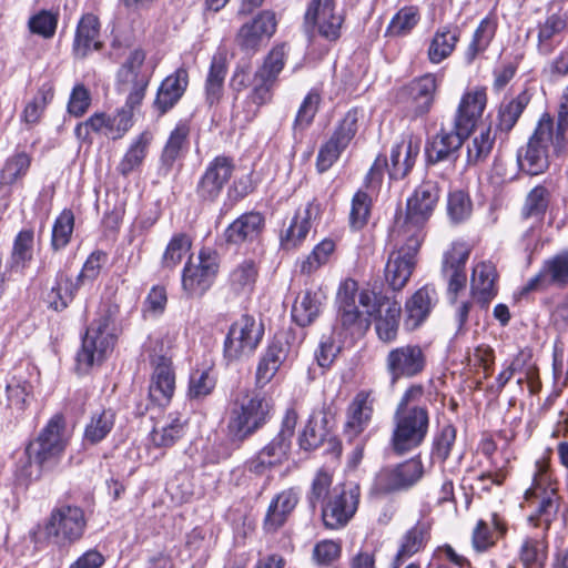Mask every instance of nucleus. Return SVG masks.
Instances as JSON below:
<instances>
[{
    "mask_svg": "<svg viewBox=\"0 0 568 568\" xmlns=\"http://www.w3.org/2000/svg\"><path fill=\"white\" fill-rule=\"evenodd\" d=\"M424 395V386L413 384L404 392L396 406L392 446L398 454L418 447L428 433V410L419 405Z\"/></svg>",
    "mask_w": 568,
    "mask_h": 568,
    "instance_id": "1",
    "label": "nucleus"
},
{
    "mask_svg": "<svg viewBox=\"0 0 568 568\" xmlns=\"http://www.w3.org/2000/svg\"><path fill=\"white\" fill-rule=\"evenodd\" d=\"M65 446L63 417L54 415L26 447L23 457L17 464L18 475L29 480L39 478L43 468L57 463Z\"/></svg>",
    "mask_w": 568,
    "mask_h": 568,
    "instance_id": "2",
    "label": "nucleus"
},
{
    "mask_svg": "<svg viewBox=\"0 0 568 568\" xmlns=\"http://www.w3.org/2000/svg\"><path fill=\"white\" fill-rule=\"evenodd\" d=\"M271 417L268 400L254 392L233 395L227 409L226 435L233 442H244L261 429Z\"/></svg>",
    "mask_w": 568,
    "mask_h": 568,
    "instance_id": "3",
    "label": "nucleus"
},
{
    "mask_svg": "<svg viewBox=\"0 0 568 568\" xmlns=\"http://www.w3.org/2000/svg\"><path fill=\"white\" fill-rule=\"evenodd\" d=\"M439 200V187L436 182H423L407 199L406 215L403 222L397 220L392 236L425 237V225L432 216Z\"/></svg>",
    "mask_w": 568,
    "mask_h": 568,
    "instance_id": "4",
    "label": "nucleus"
},
{
    "mask_svg": "<svg viewBox=\"0 0 568 568\" xmlns=\"http://www.w3.org/2000/svg\"><path fill=\"white\" fill-rule=\"evenodd\" d=\"M286 55L285 44L275 45L255 71L252 89L246 98V104L250 106V110L245 111L244 119L246 121H252L257 115L260 108L272 100L273 89L285 65Z\"/></svg>",
    "mask_w": 568,
    "mask_h": 568,
    "instance_id": "5",
    "label": "nucleus"
},
{
    "mask_svg": "<svg viewBox=\"0 0 568 568\" xmlns=\"http://www.w3.org/2000/svg\"><path fill=\"white\" fill-rule=\"evenodd\" d=\"M145 58L142 49L130 50L115 73V90L126 95L129 105H141L152 79L153 68L145 63Z\"/></svg>",
    "mask_w": 568,
    "mask_h": 568,
    "instance_id": "6",
    "label": "nucleus"
},
{
    "mask_svg": "<svg viewBox=\"0 0 568 568\" xmlns=\"http://www.w3.org/2000/svg\"><path fill=\"white\" fill-rule=\"evenodd\" d=\"M555 142L554 119L549 113H544L526 148L518 151L517 160L521 171L529 175L545 172L549 166L548 146L551 145L556 154L566 150V148L558 149Z\"/></svg>",
    "mask_w": 568,
    "mask_h": 568,
    "instance_id": "7",
    "label": "nucleus"
},
{
    "mask_svg": "<svg viewBox=\"0 0 568 568\" xmlns=\"http://www.w3.org/2000/svg\"><path fill=\"white\" fill-rule=\"evenodd\" d=\"M114 313L115 311L109 308L88 327L82 338V347L77 355L79 367L88 369L101 363L112 351L115 336L110 332V324L113 322Z\"/></svg>",
    "mask_w": 568,
    "mask_h": 568,
    "instance_id": "8",
    "label": "nucleus"
},
{
    "mask_svg": "<svg viewBox=\"0 0 568 568\" xmlns=\"http://www.w3.org/2000/svg\"><path fill=\"white\" fill-rule=\"evenodd\" d=\"M359 497L358 486H335L322 504L321 516L325 528L338 530L346 527L358 509Z\"/></svg>",
    "mask_w": 568,
    "mask_h": 568,
    "instance_id": "9",
    "label": "nucleus"
},
{
    "mask_svg": "<svg viewBox=\"0 0 568 568\" xmlns=\"http://www.w3.org/2000/svg\"><path fill=\"white\" fill-rule=\"evenodd\" d=\"M85 527L84 511L80 507L64 505L52 510L45 534L52 544L63 548L80 540Z\"/></svg>",
    "mask_w": 568,
    "mask_h": 568,
    "instance_id": "10",
    "label": "nucleus"
},
{
    "mask_svg": "<svg viewBox=\"0 0 568 568\" xmlns=\"http://www.w3.org/2000/svg\"><path fill=\"white\" fill-rule=\"evenodd\" d=\"M358 301L366 308L367 315L374 316L378 337L384 342L394 341L398 331L400 304L371 291H362Z\"/></svg>",
    "mask_w": 568,
    "mask_h": 568,
    "instance_id": "11",
    "label": "nucleus"
},
{
    "mask_svg": "<svg viewBox=\"0 0 568 568\" xmlns=\"http://www.w3.org/2000/svg\"><path fill=\"white\" fill-rule=\"evenodd\" d=\"M402 246L393 251L385 265L384 276L393 291H400L408 283L416 265V256L423 242L417 237L392 236Z\"/></svg>",
    "mask_w": 568,
    "mask_h": 568,
    "instance_id": "12",
    "label": "nucleus"
},
{
    "mask_svg": "<svg viewBox=\"0 0 568 568\" xmlns=\"http://www.w3.org/2000/svg\"><path fill=\"white\" fill-rule=\"evenodd\" d=\"M264 328L253 316L242 315L235 321L224 341V357L230 361H237L251 355L262 341Z\"/></svg>",
    "mask_w": 568,
    "mask_h": 568,
    "instance_id": "13",
    "label": "nucleus"
},
{
    "mask_svg": "<svg viewBox=\"0 0 568 568\" xmlns=\"http://www.w3.org/2000/svg\"><path fill=\"white\" fill-rule=\"evenodd\" d=\"M220 268L219 255L211 248H203L197 263L187 262L183 268L182 287L191 297H200L213 285Z\"/></svg>",
    "mask_w": 568,
    "mask_h": 568,
    "instance_id": "14",
    "label": "nucleus"
},
{
    "mask_svg": "<svg viewBox=\"0 0 568 568\" xmlns=\"http://www.w3.org/2000/svg\"><path fill=\"white\" fill-rule=\"evenodd\" d=\"M357 284L353 280L345 281L337 293L338 301V320L335 331H339V335L345 337H359L371 326L368 315L362 314L355 303V293Z\"/></svg>",
    "mask_w": 568,
    "mask_h": 568,
    "instance_id": "15",
    "label": "nucleus"
},
{
    "mask_svg": "<svg viewBox=\"0 0 568 568\" xmlns=\"http://www.w3.org/2000/svg\"><path fill=\"white\" fill-rule=\"evenodd\" d=\"M443 77L437 73H425L412 79L402 89L407 99V115L412 120L426 116L433 109Z\"/></svg>",
    "mask_w": 568,
    "mask_h": 568,
    "instance_id": "16",
    "label": "nucleus"
},
{
    "mask_svg": "<svg viewBox=\"0 0 568 568\" xmlns=\"http://www.w3.org/2000/svg\"><path fill=\"white\" fill-rule=\"evenodd\" d=\"M423 475L422 460L410 458L395 466L382 468L375 476L374 489L382 494L406 490L419 481Z\"/></svg>",
    "mask_w": 568,
    "mask_h": 568,
    "instance_id": "17",
    "label": "nucleus"
},
{
    "mask_svg": "<svg viewBox=\"0 0 568 568\" xmlns=\"http://www.w3.org/2000/svg\"><path fill=\"white\" fill-rule=\"evenodd\" d=\"M550 287H568V250H562L546 258L539 272L528 280L521 288V295L530 292H544Z\"/></svg>",
    "mask_w": 568,
    "mask_h": 568,
    "instance_id": "18",
    "label": "nucleus"
},
{
    "mask_svg": "<svg viewBox=\"0 0 568 568\" xmlns=\"http://www.w3.org/2000/svg\"><path fill=\"white\" fill-rule=\"evenodd\" d=\"M305 22L312 24L318 36L334 42L341 37L344 17L336 10L334 0H311Z\"/></svg>",
    "mask_w": 568,
    "mask_h": 568,
    "instance_id": "19",
    "label": "nucleus"
},
{
    "mask_svg": "<svg viewBox=\"0 0 568 568\" xmlns=\"http://www.w3.org/2000/svg\"><path fill=\"white\" fill-rule=\"evenodd\" d=\"M386 369L392 383L420 374L426 366V357L418 345H404L393 348L386 356Z\"/></svg>",
    "mask_w": 568,
    "mask_h": 568,
    "instance_id": "20",
    "label": "nucleus"
},
{
    "mask_svg": "<svg viewBox=\"0 0 568 568\" xmlns=\"http://www.w3.org/2000/svg\"><path fill=\"white\" fill-rule=\"evenodd\" d=\"M276 24L274 12L261 11L239 29L235 36L236 44L245 52L255 53L275 33Z\"/></svg>",
    "mask_w": 568,
    "mask_h": 568,
    "instance_id": "21",
    "label": "nucleus"
},
{
    "mask_svg": "<svg viewBox=\"0 0 568 568\" xmlns=\"http://www.w3.org/2000/svg\"><path fill=\"white\" fill-rule=\"evenodd\" d=\"M292 442L274 436L253 457L245 462V469L251 474L263 476L288 462Z\"/></svg>",
    "mask_w": 568,
    "mask_h": 568,
    "instance_id": "22",
    "label": "nucleus"
},
{
    "mask_svg": "<svg viewBox=\"0 0 568 568\" xmlns=\"http://www.w3.org/2000/svg\"><path fill=\"white\" fill-rule=\"evenodd\" d=\"M233 170L231 158L219 155L213 159L197 183V195L204 201H214L231 179Z\"/></svg>",
    "mask_w": 568,
    "mask_h": 568,
    "instance_id": "23",
    "label": "nucleus"
},
{
    "mask_svg": "<svg viewBox=\"0 0 568 568\" xmlns=\"http://www.w3.org/2000/svg\"><path fill=\"white\" fill-rule=\"evenodd\" d=\"M151 364L153 374L149 386V396L156 405L164 406L171 400L175 389L172 361L166 355H153Z\"/></svg>",
    "mask_w": 568,
    "mask_h": 568,
    "instance_id": "24",
    "label": "nucleus"
},
{
    "mask_svg": "<svg viewBox=\"0 0 568 568\" xmlns=\"http://www.w3.org/2000/svg\"><path fill=\"white\" fill-rule=\"evenodd\" d=\"M468 136L469 134L462 132L455 125L452 130L440 129L426 148L427 162L430 164L443 161L455 162L464 140Z\"/></svg>",
    "mask_w": 568,
    "mask_h": 568,
    "instance_id": "25",
    "label": "nucleus"
},
{
    "mask_svg": "<svg viewBox=\"0 0 568 568\" xmlns=\"http://www.w3.org/2000/svg\"><path fill=\"white\" fill-rule=\"evenodd\" d=\"M375 403L376 396L373 390L362 389L356 393L346 410L345 433L349 438L358 436L367 428Z\"/></svg>",
    "mask_w": 568,
    "mask_h": 568,
    "instance_id": "26",
    "label": "nucleus"
},
{
    "mask_svg": "<svg viewBox=\"0 0 568 568\" xmlns=\"http://www.w3.org/2000/svg\"><path fill=\"white\" fill-rule=\"evenodd\" d=\"M469 257V251L463 245H455L445 253L442 266V273L447 281L448 294L452 295L453 303L456 302V295L464 290L467 282L465 271L466 262Z\"/></svg>",
    "mask_w": 568,
    "mask_h": 568,
    "instance_id": "27",
    "label": "nucleus"
},
{
    "mask_svg": "<svg viewBox=\"0 0 568 568\" xmlns=\"http://www.w3.org/2000/svg\"><path fill=\"white\" fill-rule=\"evenodd\" d=\"M320 214V204L315 201L308 202L304 207H298L288 225L281 235L283 250L297 248L311 231L312 222Z\"/></svg>",
    "mask_w": 568,
    "mask_h": 568,
    "instance_id": "28",
    "label": "nucleus"
},
{
    "mask_svg": "<svg viewBox=\"0 0 568 568\" xmlns=\"http://www.w3.org/2000/svg\"><path fill=\"white\" fill-rule=\"evenodd\" d=\"M438 302V295L433 285L417 290L405 304L404 326L408 331L419 327Z\"/></svg>",
    "mask_w": 568,
    "mask_h": 568,
    "instance_id": "29",
    "label": "nucleus"
},
{
    "mask_svg": "<svg viewBox=\"0 0 568 568\" xmlns=\"http://www.w3.org/2000/svg\"><path fill=\"white\" fill-rule=\"evenodd\" d=\"M568 31L567 14L552 13L537 26L536 49L540 55L548 57L562 43Z\"/></svg>",
    "mask_w": 568,
    "mask_h": 568,
    "instance_id": "30",
    "label": "nucleus"
},
{
    "mask_svg": "<svg viewBox=\"0 0 568 568\" xmlns=\"http://www.w3.org/2000/svg\"><path fill=\"white\" fill-rule=\"evenodd\" d=\"M187 85L189 73L184 68H179L168 75L161 82L153 102V106L159 114L162 115L171 110L183 97Z\"/></svg>",
    "mask_w": 568,
    "mask_h": 568,
    "instance_id": "31",
    "label": "nucleus"
},
{
    "mask_svg": "<svg viewBox=\"0 0 568 568\" xmlns=\"http://www.w3.org/2000/svg\"><path fill=\"white\" fill-rule=\"evenodd\" d=\"M290 345L286 341L274 338L262 354L256 367V384L267 385L276 375L288 356Z\"/></svg>",
    "mask_w": 568,
    "mask_h": 568,
    "instance_id": "32",
    "label": "nucleus"
},
{
    "mask_svg": "<svg viewBox=\"0 0 568 568\" xmlns=\"http://www.w3.org/2000/svg\"><path fill=\"white\" fill-rule=\"evenodd\" d=\"M420 151V141L412 135L404 136L390 150V179H404L415 165Z\"/></svg>",
    "mask_w": 568,
    "mask_h": 568,
    "instance_id": "33",
    "label": "nucleus"
},
{
    "mask_svg": "<svg viewBox=\"0 0 568 568\" xmlns=\"http://www.w3.org/2000/svg\"><path fill=\"white\" fill-rule=\"evenodd\" d=\"M432 525L426 520H418L400 538L398 550L392 562V568H399L404 561L422 551L430 539Z\"/></svg>",
    "mask_w": 568,
    "mask_h": 568,
    "instance_id": "34",
    "label": "nucleus"
},
{
    "mask_svg": "<svg viewBox=\"0 0 568 568\" xmlns=\"http://www.w3.org/2000/svg\"><path fill=\"white\" fill-rule=\"evenodd\" d=\"M497 272L491 262H480L473 268L470 291L473 298L483 307L488 306L497 294Z\"/></svg>",
    "mask_w": 568,
    "mask_h": 568,
    "instance_id": "35",
    "label": "nucleus"
},
{
    "mask_svg": "<svg viewBox=\"0 0 568 568\" xmlns=\"http://www.w3.org/2000/svg\"><path fill=\"white\" fill-rule=\"evenodd\" d=\"M298 504V494L293 488L277 494L271 501L263 521L266 532H275L282 528Z\"/></svg>",
    "mask_w": 568,
    "mask_h": 568,
    "instance_id": "36",
    "label": "nucleus"
},
{
    "mask_svg": "<svg viewBox=\"0 0 568 568\" xmlns=\"http://www.w3.org/2000/svg\"><path fill=\"white\" fill-rule=\"evenodd\" d=\"M486 106V93L484 90L466 92L458 105L454 125L462 132L470 134L476 126Z\"/></svg>",
    "mask_w": 568,
    "mask_h": 568,
    "instance_id": "37",
    "label": "nucleus"
},
{
    "mask_svg": "<svg viewBox=\"0 0 568 568\" xmlns=\"http://www.w3.org/2000/svg\"><path fill=\"white\" fill-rule=\"evenodd\" d=\"M264 224V216L260 212L244 213L225 230V240L231 244L253 242L261 235Z\"/></svg>",
    "mask_w": 568,
    "mask_h": 568,
    "instance_id": "38",
    "label": "nucleus"
},
{
    "mask_svg": "<svg viewBox=\"0 0 568 568\" xmlns=\"http://www.w3.org/2000/svg\"><path fill=\"white\" fill-rule=\"evenodd\" d=\"M535 498L538 499L536 516L545 527L548 528L558 511L556 490L554 488L548 489L542 487L541 483L537 479V474L534 477L531 487L525 493V499L527 501H532Z\"/></svg>",
    "mask_w": 568,
    "mask_h": 568,
    "instance_id": "39",
    "label": "nucleus"
},
{
    "mask_svg": "<svg viewBox=\"0 0 568 568\" xmlns=\"http://www.w3.org/2000/svg\"><path fill=\"white\" fill-rule=\"evenodd\" d=\"M497 18L494 13L485 17L476 28L473 38L464 52L467 64H471L477 57L483 54L490 45L497 31Z\"/></svg>",
    "mask_w": 568,
    "mask_h": 568,
    "instance_id": "40",
    "label": "nucleus"
},
{
    "mask_svg": "<svg viewBox=\"0 0 568 568\" xmlns=\"http://www.w3.org/2000/svg\"><path fill=\"white\" fill-rule=\"evenodd\" d=\"M325 297L321 292L305 291L292 307V320L301 327L311 325L321 314Z\"/></svg>",
    "mask_w": 568,
    "mask_h": 568,
    "instance_id": "41",
    "label": "nucleus"
},
{
    "mask_svg": "<svg viewBox=\"0 0 568 568\" xmlns=\"http://www.w3.org/2000/svg\"><path fill=\"white\" fill-rule=\"evenodd\" d=\"M100 23L94 14H85L78 23L73 50L77 55L84 58L92 49L99 50L101 42L98 40Z\"/></svg>",
    "mask_w": 568,
    "mask_h": 568,
    "instance_id": "42",
    "label": "nucleus"
},
{
    "mask_svg": "<svg viewBox=\"0 0 568 568\" xmlns=\"http://www.w3.org/2000/svg\"><path fill=\"white\" fill-rule=\"evenodd\" d=\"M460 38L457 27H442L434 33L427 50L430 63L438 64L447 59L455 50Z\"/></svg>",
    "mask_w": 568,
    "mask_h": 568,
    "instance_id": "43",
    "label": "nucleus"
},
{
    "mask_svg": "<svg viewBox=\"0 0 568 568\" xmlns=\"http://www.w3.org/2000/svg\"><path fill=\"white\" fill-rule=\"evenodd\" d=\"M227 73L226 60L222 55H214L205 79V101L210 106L220 103L224 92V80Z\"/></svg>",
    "mask_w": 568,
    "mask_h": 568,
    "instance_id": "44",
    "label": "nucleus"
},
{
    "mask_svg": "<svg viewBox=\"0 0 568 568\" xmlns=\"http://www.w3.org/2000/svg\"><path fill=\"white\" fill-rule=\"evenodd\" d=\"M190 128L185 122L176 124L171 132L161 155V172L166 175L171 172L173 164L180 159L183 149L187 144Z\"/></svg>",
    "mask_w": 568,
    "mask_h": 568,
    "instance_id": "45",
    "label": "nucleus"
},
{
    "mask_svg": "<svg viewBox=\"0 0 568 568\" xmlns=\"http://www.w3.org/2000/svg\"><path fill=\"white\" fill-rule=\"evenodd\" d=\"M186 432V424L179 416L169 415L158 424L150 434V440L156 448H170L178 443Z\"/></svg>",
    "mask_w": 568,
    "mask_h": 568,
    "instance_id": "46",
    "label": "nucleus"
},
{
    "mask_svg": "<svg viewBox=\"0 0 568 568\" xmlns=\"http://www.w3.org/2000/svg\"><path fill=\"white\" fill-rule=\"evenodd\" d=\"M8 407L21 414L28 406L29 399L32 396V386L26 378L23 373L13 374L6 385Z\"/></svg>",
    "mask_w": 568,
    "mask_h": 568,
    "instance_id": "47",
    "label": "nucleus"
},
{
    "mask_svg": "<svg viewBox=\"0 0 568 568\" xmlns=\"http://www.w3.org/2000/svg\"><path fill=\"white\" fill-rule=\"evenodd\" d=\"M78 283H73L64 273L60 272L55 276L54 285L48 292L45 302L54 311L64 310L74 298L78 291Z\"/></svg>",
    "mask_w": 568,
    "mask_h": 568,
    "instance_id": "48",
    "label": "nucleus"
},
{
    "mask_svg": "<svg viewBox=\"0 0 568 568\" xmlns=\"http://www.w3.org/2000/svg\"><path fill=\"white\" fill-rule=\"evenodd\" d=\"M529 101V93L523 91L515 99L503 102L498 110V129L503 132H509L517 123Z\"/></svg>",
    "mask_w": 568,
    "mask_h": 568,
    "instance_id": "49",
    "label": "nucleus"
},
{
    "mask_svg": "<svg viewBox=\"0 0 568 568\" xmlns=\"http://www.w3.org/2000/svg\"><path fill=\"white\" fill-rule=\"evenodd\" d=\"M335 251V242L331 239H324L316 244L312 252L297 262L301 274L311 275L323 265L327 264L329 257Z\"/></svg>",
    "mask_w": 568,
    "mask_h": 568,
    "instance_id": "50",
    "label": "nucleus"
},
{
    "mask_svg": "<svg viewBox=\"0 0 568 568\" xmlns=\"http://www.w3.org/2000/svg\"><path fill=\"white\" fill-rule=\"evenodd\" d=\"M115 422V413L112 409H103L93 414L84 429V442L98 444L112 430Z\"/></svg>",
    "mask_w": 568,
    "mask_h": 568,
    "instance_id": "51",
    "label": "nucleus"
},
{
    "mask_svg": "<svg viewBox=\"0 0 568 568\" xmlns=\"http://www.w3.org/2000/svg\"><path fill=\"white\" fill-rule=\"evenodd\" d=\"M34 234L32 230H22L14 239L9 267L23 270L33 256Z\"/></svg>",
    "mask_w": 568,
    "mask_h": 568,
    "instance_id": "52",
    "label": "nucleus"
},
{
    "mask_svg": "<svg viewBox=\"0 0 568 568\" xmlns=\"http://www.w3.org/2000/svg\"><path fill=\"white\" fill-rule=\"evenodd\" d=\"M54 95L53 87L49 83L42 84L31 101H29L22 112V121L27 124H37L48 104L52 101Z\"/></svg>",
    "mask_w": 568,
    "mask_h": 568,
    "instance_id": "53",
    "label": "nucleus"
},
{
    "mask_svg": "<svg viewBox=\"0 0 568 568\" xmlns=\"http://www.w3.org/2000/svg\"><path fill=\"white\" fill-rule=\"evenodd\" d=\"M31 165V156L24 151H18L7 159L1 173L0 185H12L22 179Z\"/></svg>",
    "mask_w": 568,
    "mask_h": 568,
    "instance_id": "54",
    "label": "nucleus"
},
{
    "mask_svg": "<svg viewBox=\"0 0 568 568\" xmlns=\"http://www.w3.org/2000/svg\"><path fill=\"white\" fill-rule=\"evenodd\" d=\"M150 140L149 134L143 132L133 141L118 165V171L122 175L130 174L135 168L142 164L148 153Z\"/></svg>",
    "mask_w": 568,
    "mask_h": 568,
    "instance_id": "55",
    "label": "nucleus"
},
{
    "mask_svg": "<svg viewBox=\"0 0 568 568\" xmlns=\"http://www.w3.org/2000/svg\"><path fill=\"white\" fill-rule=\"evenodd\" d=\"M73 227L74 215L72 211L63 210L52 226L51 247L53 251H60L69 244Z\"/></svg>",
    "mask_w": 568,
    "mask_h": 568,
    "instance_id": "56",
    "label": "nucleus"
},
{
    "mask_svg": "<svg viewBox=\"0 0 568 568\" xmlns=\"http://www.w3.org/2000/svg\"><path fill=\"white\" fill-rule=\"evenodd\" d=\"M257 271L253 261L247 260L239 264L230 274V285L232 290L240 293H248L252 291Z\"/></svg>",
    "mask_w": 568,
    "mask_h": 568,
    "instance_id": "57",
    "label": "nucleus"
},
{
    "mask_svg": "<svg viewBox=\"0 0 568 568\" xmlns=\"http://www.w3.org/2000/svg\"><path fill=\"white\" fill-rule=\"evenodd\" d=\"M494 142L495 136L491 134L490 126L483 129L479 134L475 135L467 144L468 164H477L484 161L490 154Z\"/></svg>",
    "mask_w": 568,
    "mask_h": 568,
    "instance_id": "58",
    "label": "nucleus"
},
{
    "mask_svg": "<svg viewBox=\"0 0 568 568\" xmlns=\"http://www.w3.org/2000/svg\"><path fill=\"white\" fill-rule=\"evenodd\" d=\"M419 20L418 9L415 7L402 8L390 20L386 36L402 37L409 33Z\"/></svg>",
    "mask_w": 568,
    "mask_h": 568,
    "instance_id": "59",
    "label": "nucleus"
},
{
    "mask_svg": "<svg viewBox=\"0 0 568 568\" xmlns=\"http://www.w3.org/2000/svg\"><path fill=\"white\" fill-rule=\"evenodd\" d=\"M361 115V111L356 108L347 111L338 122L331 139L337 142L341 146L347 148L358 131V121Z\"/></svg>",
    "mask_w": 568,
    "mask_h": 568,
    "instance_id": "60",
    "label": "nucleus"
},
{
    "mask_svg": "<svg viewBox=\"0 0 568 568\" xmlns=\"http://www.w3.org/2000/svg\"><path fill=\"white\" fill-rule=\"evenodd\" d=\"M473 211V204L469 195L462 191L456 190L449 193L447 201V213L454 223H459L467 220Z\"/></svg>",
    "mask_w": 568,
    "mask_h": 568,
    "instance_id": "61",
    "label": "nucleus"
},
{
    "mask_svg": "<svg viewBox=\"0 0 568 568\" xmlns=\"http://www.w3.org/2000/svg\"><path fill=\"white\" fill-rule=\"evenodd\" d=\"M216 378L212 369L195 371L190 376L189 396L191 399H202L215 388Z\"/></svg>",
    "mask_w": 568,
    "mask_h": 568,
    "instance_id": "62",
    "label": "nucleus"
},
{
    "mask_svg": "<svg viewBox=\"0 0 568 568\" xmlns=\"http://www.w3.org/2000/svg\"><path fill=\"white\" fill-rule=\"evenodd\" d=\"M520 560L525 568H541L546 561V545L542 540L527 538L520 548Z\"/></svg>",
    "mask_w": 568,
    "mask_h": 568,
    "instance_id": "63",
    "label": "nucleus"
},
{
    "mask_svg": "<svg viewBox=\"0 0 568 568\" xmlns=\"http://www.w3.org/2000/svg\"><path fill=\"white\" fill-rule=\"evenodd\" d=\"M568 83L562 89L557 110V124L554 126L555 143L558 149L567 148L568 139Z\"/></svg>",
    "mask_w": 568,
    "mask_h": 568,
    "instance_id": "64",
    "label": "nucleus"
}]
</instances>
